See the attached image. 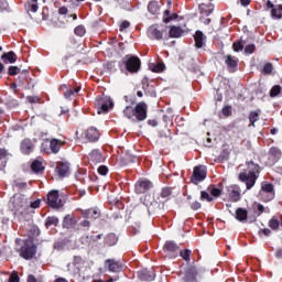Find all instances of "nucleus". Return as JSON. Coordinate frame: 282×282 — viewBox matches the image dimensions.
I'll return each instance as SVG.
<instances>
[{
	"mask_svg": "<svg viewBox=\"0 0 282 282\" xmlns=\"http://www.w3.org/2000/svg\"><path fill=\"white\" fill-rule=\"evenodd\" d=\"M25 10L30 14L31 19H34V13L39 10V3L36 0H31L25 4Z\"/></svg>",
	"mask_w": 282,
	"mask_h": 282,
	"instance_id": "obj_14",
	"label": "nucleus"
},
{
	"mask_svg": "<svg viewBox=\"0 0 282 282\" xmlns=\"http://www.w3.org/2000/svg\"><path fill=\"white\" fill-rule=\"evenodd\" d=\"M149 188H151V183L149 181H141L135 184V193H138L139 195H141L145 191H149Z\"/></svg>",
	"mask_w": 282,
	"mask_h": 282,
	"instance_id": "obj_16",
	"label": "nucleus"
},
{
	"mask_svg": "<svg viewBox=\"0 0 282 282\" xmlns=\"http://www.w3.org/2000/svg\"><path fill=\"white\" fill-rule=\"evenodd\" d=\"M227 191L229 193V199H231V202H239V199H241V194L239 193V186L230 185L229 187H227Z\"/></svg>",
	"mask_w": 282,
	"mask_h": 282,
	"instance_id": "obj_12",
	"label": "nucleus"
},
{
	"mask_svg": "<svg viewBox=\"0 0 282 282\" xmlns=\"http://www.w3.org/2000/svg\"><path fill=\"white\" fill-rule=\"evenodd\" d=\"M196 47H204V33L202 31H197L194 35Z\"/></svg>",
	"mask_w": 282,
	"mask_h": 282,
	"instance_id": "obj_21",
	"label": "nucleus"
},
{
	"mask_svg": "<svg viewBox=\"0 0 282 282\" xmlns=\"http://www.w3.org/2000/svg\"><path fill=\"white\" fill-rule=\"evenodd\" d=\"M33 150H34V144H32L31 140L25 139L22 141V143H21L22 153H25L28 155V154L32 153Z\"/></svg>",
	"mask_w": 282,
	"mask_h": 282,
	"instance_id": "obj_17",
	"label": "nucleus"
},
{
	"mask_svg": "<svg viewBox=\"0 0 282 282\" xmlns=\"http://www.w3.org/2000/svg\"><path fill=\"white\" fill-rule=\"evenodd\" d=\"M0 10H8V1L7 0H0Z\"/></svg>",
	"mask_w": 282,
	"mask_h": 282,
	"instance_id": "obj_56",
	"label": "nucleus"
},
{
	"mask_svg": "<svg viewBox=\"0 0 282 282\" xmlns=\"http://www.w3.org/2000/svg\"><path fill=\"white\" fill-rule=\"evenodd\" d=\"M80 226H82L83 228L89 229V226H91V224L89 223V220H84V221L80 223Z\"/></svg>",
	"mask_w": 282,
	"mask_h": 282,
	"instance_id": "obj_61",
	"label": "nucleus"
},
{
	"mask_svg": "<svg viewBox=\"0 0 282 282\" xmlns=\"http://www.w3.org/2000/svg\"><path fill=\"white\" fill-rule=\"evenodd\" d=\"M10 204L13 210H21V208H23V206L28 204V199L25 198V196L17 194L10 199Z\"/></svg>",
	"mask_w": 282,
	"mask_h": 282,
	"instance_id": "obj_7",
	"label": "nucleus"
},
{
	"mask_svg": "<svg viewBox=\"0 0 282 282\" xmlns=\"http://www.w3.org/2000/svg\"><path fill=\"white\" fill-rule=\"evenodd\" d=\"M173 19H177V13H173L172 15L167 17V18H163L164 23H170L171 21H173Z\"/></svg>",
	"mask_w": 282,
	"mask_h": 282,
	"instance_id": "obj_55",
	"label": "nucleus"
},
{
	"mask_svg": "<svg viewBox=\"0 0 282 282\" xmlns=\"http://www.w3.org/2000/svg\"><path fill=\"white\" fill-rule=\"evenodd\" d=\"M265 237H270L272 235V231L268 228L261 230Z\"/></svg>",
	"mask_w": 282,
	"mask_h": 282,
	"instance_id": "obj_64",
	"label": "nucleus"
},
{
	"mask_svg": "<svg viewBox=\"0 0 282 282\" xmlns=\"http://www.w3.org/2000/svg\"><path fill=\"white\" fill-rule=\"evenodd\" d=\"M105 265L108 268L109 272H122L124 268L122 262L116 260H106Z\"/></svg>",
	"mask_w": 282,
	"mask_h": 282,
	"instance_id": "obj_9",
	"label": "nucleus"
},
{
	"mask_svg": "<svg viewBox=\"0 0 282 282\" xmlns=\"http://www.w3.org/2000/svg\"><path fill=\"white\" fill-rule=\"evenodd\" d=\"M123 115L126 116V118H129V120H131L133 118V116H135V108H133L131 106H127L123 109Z\"/></svg>",
	"mask_w": 282,
	"mask_h": 282,
	"instance_id": "obj_28",
	"label": "nucleus"
},
{
	"mask_svg": "<svg viewBox=\"0 0 282 282\" xmlns=\"http://www.w3.org/2000/svg\"><path fill=\"white\" fill-rule=\"evenodd\" d=\"M161 197L163 198L171 197V188L169 187L163 188L161 192Z\"/></svg>",
	"mask_w": 282,
	"mask_h": 282,
	"instance_id": "obj_50",
	"label": "nucleus"
},
{
	"mask_svg": "<svg viewBox=\"0 0 282 282\" xmlns=\"http://www.w3.org/2000/svg\"><path fill=\"white\" fill-rule=\"evenodd\" d=\"M31 169H32L33 173H41V171H43V169H45V167L43 166V163L41 161H34L31 164Z\"/></svg>",
	"mask_w": 282,
	"mask_h": 282,
	"instance_id": "obj_27",
	"label": "nucleus"
},
{
	"mask_svg": "<svg viewBox=\"0 0 282 282\" xmlns=\"http://www.w3.org/2000/svg\"><path fill=\"white\" fill-rule=\"evenodd\" d=\"M108 102H109L110 107H113V100H111V97L105 96V97L97 99L96 105H97V107H100L101 111L107 112V111H109Z\"/></svg>",
	"mask_w": 282,
	"mask_h": 282,
	"instance_id": "obj_10",
	"label": "nucleus"
},
{
	"mask_svg": "<svg viewBox=\"0 0 282 282\" xmlns=\"http://www.w3.org/2000/svg\"><path fill=\"white\" fill-rule=\"evenodd\" d=\"M225 63L229 69H235V67H237V59L232 57V55H227Z\"/></svg>",
	"mask_w": 282,
	"mask_h": 282,
	"instance_id": "obj_26",
	"label": "nucleus"
},
{
	"mask_svg": "<svg viewBox=\"0 0 282 282\" xmlns=\"http://www.w3.org/2000/svg\"><path fill=\"white\" fill-rule=\"evenodd\" d=\"M18 252L22 259L30 260L34 257V254H36V246H34L32 240H26L24 245L18 249Z\"/></svg>",
	"mask_w": 282,
	"mask_h": 282,
	"instance_id": "obj_3",
	"label": "nucleus"
},
{
	"mask_svg": "<svg viewBox=\"0 0 282 282\" xmlns=\"http://www.w3.org/2000/svg\"><path fill=\"white\" fill-rule=\"evenodd\" d=\"M232 50L234 52H241L243 50V44H241V42H234Z\"/></svg>",
	"mask_w": 282,
	"mask_h": 282,
	"instance_id": "obj_44",
	"label": "nucleus"
},
{
	"mask_svg": "<svg viewBox=\"0 0 282 282\" xmlns=\"http://www.w3.org/2000/svg\"><path fill=\"white\" fill-rule=\"evenodd\" d=\"M199 10H200V12H202V14H212L213 13V10H214V8H213V4H200L199 6Z\"/></svg>",
	"mask_w": 282,
	"mask_h": 282,
	"instance_id": "obj_29",
	"label": "nucleus"
},
{
	"mask_svg": "<svg viewBox=\"0 0 282 282\" xmlns=\"http://www.w3.org/2000/svg\"><path fill=\"white\" fill-rule=\"evenodd\" d=\"M87 140H89V142H96V140H98V138H100V132H98V129L96 128H89L86 133H85Z\"/></svg>",
	"mask_w": 282,
	"mask_h": 282,
	"instance_id": "obj_15",
	"label": "nucleus"
},
{
	"mask_svg": "<svg viewBox=\"0 0 282 282\" xmlns=\"http://www.w3.org/2000/svg\"><path fill=\"white\" fill-rule=\"evenodd\" d=\"M181 257L184 259V261H189V259H191V250L185 249V251H181Z\"/></svg>",
	"mask_w": 282,
	"mask_h": 282,
	"instance_id": "obj_46",
	"label": "nucleus"
},
{
	"mask_svg": "<svg viewBox=\"0 0 282 282\" xmlns=\"http://www.w3.org/2000/svg\"><path fill=\"white\" fill-rule=\"evenodd\" d=\"M279 94H281V86H273L270 91L271 98H275Z\"/></svg>",
	"mask_w": 282,
	"mask_h": 282,
	"instance_id": "obj_38",
	"label": "nucleus"
},
{
	"mask_svg": "<svg viewBox=\"0 0 282 282\" xmlns=\"http://www.w3.org/2000/svg\"><path fill=\"white\" fill-rule=\"evenodd\" d=\"M270 155H272L273 158H276V160H279L281 158V150L279 148H271Z\"/></svg>",
	"mask_w": 282,
	"mask_h": 282,
	"instance_id": "obj_37",
	"label": "nucleus"
},
{
	"mask_svg": "<svg viewBox=\"0 0 282 282\" xmlns=\"http://www.w3.org/2000/svg\"><path fill=\"white\" fill-rule=\"evenodd\" d=\"M196 276H197V269L195 267H189L186 269L183 280L186 282H193L195 281Z\"/></svg>",
	"mask_w": 282,
	"mask_h": 282,
	"instance_id": "obj_13",
	"label": "nucleus"
},
{
	"mask_svg": "<svg viewBox=\"0 0 282 282\" xmlns=\"http://www.w3.org/2000/svg\"><path fill=\"white\" fill-rule=\"evenodd\" d=\"M236 219H238V221H246L248 219V210L238 208L236 210Z\"/></svg>",
	"mask_w": 282,
	"mask_h": 282,
	"instance_id": "obj_23",
	"label": "nucleus"
},
{
	"mask_svg": "<svg viewBox=\"0 0 282 282\" xmlns=\"http://www.w3.org/2000/svg\"><path fill=\"white\" fill-rule=\"evenodd\" d=\"M76 224V220L72 216H65L63 226L64 228H72Z\"/></svg>",
	"mask_w": 282,
	"mask_h": 282,
	"instance_id": "obj_31",
	"label": "nucleus"
},
{
	"mask_svg": "<svg viewBox=\"0 0 282 282\" xmlns=\"http://www.w3.org/2000/svg\"><path fill=\"white\" fill-rule=\"evenodd\" d=\"M19 72H21V68H19L18 66H10L9 67V75L10 76H17V74H19Z\"/></svg>",
	"mask_w": 282,
	"mask_h": 282,
	"instance_id": "obj_43",
	"label": "nucleus"
},
{
	"mask_svg": "<svg viewBox=\"0 0 282 282\" xmlns=\"http://www.w3.org/2000/svg\"><path fill=\"white\" fill-rule=\"evenodd\" d=\"M78 91H80V86H77L75 88V90L74 89H68L67 91L64 93V97L65 98H72V96H76V94H78Z\"/></svg>",
	"mask_w": 282,
	"mask_h": 282,
	"instance_id": "obj_32",
	"label": "nucleus"
},
{
	"mask_svg": "<svg viewBox=\"0 0 282 282\" xmlns=\"http://www.w3.org/2000/svg\"><path fill=\"white\" fill-rule=\"evenodd\" d=\"M207 191L210 193V195H213V197H219L221 195V189L217 187H208Z\"/></svg>",
	"mask_w": 282,
	"mask_h": 282,
	"instance_id": "obj_34",
	"label": "nucleus"
},
{
	"mask_svg": "<svg viewBox=\"0 0 282 282\" xmlns=\"http://www.w3.org/2000/svg\"><path fill=\"white\" fill-rule=\"evenodd\" d=\"M9 282H19V274L13 272L9 278Z\"/></svg>",
	"mask_w": 282,
	"mask_h": 282,
	"instance_id": "obj_54",
	"label": "nucleus"
},
{
	"mask_svg": "<svg viewBox=\"0 0 282 282\" xmlns=\"http://www.w3.org/2000/svg\"><path fill=\"white\" fill-rule=\"evenodd\" d=\"M271 17L272 19H282L281 11L279 9H272Z\"/></svg>",
	"mask_w": 282,
	"mask_h": 282,
	"instance_id": "obj_45",
	"label": "nucleus"
},
{
	"mask_svg": "<svg viewBox=\"0 0 282 282\" xmlns=\"http://www.w3.org/2000/svg\"><path fill=\"white\" fill-rule=\"evenodd\" d=\"M262 193H269L270 197H274V185L270 183L262 185Z\"/></svg>",
	"mask_w": 282,
	"mask_h": 282,
	"instance_id": "obj_30",
	"label": "nucleus"
},
{
	"mask_svg": "<svg viewBox=\"0 0 282 282\" xmlns=\"http://www.w3.org/2000/svg\"><path fill=\"white\" fill-rule=\"evenodd\" d=\"M272 69H273L272 64L268 63V64L264 65L263 72L265 74H272Z\"/></svg>",
	"mask_w": 282,
	"mask_h": 282,
	"instance_id": "obj_53",
	"label": "nucleus"
},
{
	"mask_svg": "<svg viewBox=\"0 0 282 282\" xmlns=\"http://www.w3.org/2000/svg\"><path fill=\"white\" fill-rule=\"evenodd\" d=\"M269 226L272 230H276V228H279V220L276 218L271 219L269 221Z\"/></svg>",
	"mask_w": 282,
	"mask_h": 282,
	"instance_id": "obj_47",
	"label": "nucleus"
},
{
	"mask_svg": "<svg viewBox=\"0 0 282 282\" xmlns=\"http://www.w3.org/2000/svg\"><path fill=\"white\" fill-rule=\"evenodd\" d=\"M191 208L192 210H199V208H202V203L195 202L192 204Z\"/></svg>",
	"mask_w": 282,
	"mask_h": 282,
	"instance_id": "obj_58",
	"label": "nucleus"
},
{
	"mask_svg": "<svg viewBox=\"0 0 282 282\" xmlns=\"http://www.w3.org/2000/svg\"><path fill=\"white\" fill-rule=\"evenodd\" d=\"M259 173V165L254 164V162H249L247 164V169L239 174L240 182H245L247 186V191H250L252 186H254L257 182V174Z\"/></svg>",
	"mask_w": 282,
	"mask_h": 282,
	"instance_id": "obj_1",
	"label": "nucleus"
},
{
	"mask_svg": "<svg viewBox=\"0 0 282 282\" xmlns=\"http://www.w3.org/2000/svg\"><path fill=\"white\" fill-rule=\"evenodd\" d=\"M204 180H206V167L204 165L194 167L192 183L197 185L199 182H204Z\"/></svg>",
	"mask_w": 282,
	"mask_h": 282,
	"instance_id": "obj_5",
	"label": "nucleus"
},
{
	"mask_svg": "<svg viewBox=\"0 0 282 282\" xmlns=\"http://www.w3.org/2000/svg\"><path fill=\"white\" fill-rule=\"evenodd\" d=\"M163 250L167 252H176V250H180V246H177V243L173 241H166L163 247Z\"/></svg>",
	"mask_w": 282,
	"mask_h": 282,
	"instance_id": "obj_24",
	"label": "nucleus"
},
{
	"mask_svg": "<svg viewBox=\"0 0 282 282\" xmlns=\"http://www.w3.org/2000/svg\"><path fill=\"white\" fill-rule=\"evenodd\" d=\"M151 199V195H147L144 200H143V204L149 207L148 210L149 213H151V206H153V203H149V200Z\"/></svg>",
	"mask_w": 282,
	"mask_h": 282,
	"instance_id": "obj_49",
	"label": "nucleus"
},
{
	"mask_svg": "<svg viewBox=\"0 0 282 282\" xmlns=\"http://www.w3.org/2000/svg\"><path fill=\"white\" fill-rule=\"evenodd\" d=\"M249 120H250V123L252 124V127H254V122H257V120H259V112H257V111L250 112Z\"/></svg>",
	"mask_w": 282,
	"mask_h": 282,
	"instance_id": "obj_33",
	"label": "nucleus"
},
{
	"mask_svg": "<svg viewBox=\"0 0 282 282\" xmlns=\"http://www.w3.org/2000/svg\"><path fill=\"white\" fill-rule=\"evenodd\" d=\"M87 217H88L89 219H98V217H99L98 210H96V209H89V210L87 212Z\"/></svg>",
	"mask_w": 282,
	"mask_h": 282,
	"instance_id": "obj_42",
	"label": "nucleus"
},
{
	"mask_svg": "<svg viewBox=\"0 0 282 282\" xmlns=\"http://www.w3.org/2000/svg\"><path fill=\"white\" fill-rule=\"evenodd\" d=\"M256 46L254 44H249L245 47V54H252V52H254Z\"/></svg>",
	"mask_w": 282,
	"mask_h": 282,
	"instance_id": "obj_51",
	"label": "nucleus"
},
{
	"mask_svg": "<svg viewBox=\"0 0 282 282\" xmlns=\"http://www.w3.org/2000/svg\"><path fill=\"white\" fill-rule=\"evenodd\" d=\"M200 200L204 202H214L215 198H213V196H210V194H208V192H203L200 193Z\"/></svg>",
	"mask_w": 282,
	"mask_h": 282,
	"instance_id": "obj_36",
	"label": "nucleus"
},
{
	"mask_svg": "<svg viewBox=\"0 0 282 282\" xmlns=\"http://www.w3.org/2000/svg\"><path fill=\"white\" fill-rule=\"evenodd\" d=\"M28 100H29V102H31V104L39 102V97L30 96V97H28Z\"/></svg>",
	"mask_w": 282,
	"mask_h": 282,
	"instance_id": "obj_62",
	"label": "nucleus"
},
{
	"mask_svg": "<svg viewBox=\"0 0 282 282\" xmlns=\"http://www.w3.org/2000/svg\"><path fill=\"white\" fill-rule=\"evenodd\" d=\"M28 282H41L40 280L36 279L33 274H30L26 279Z\"/></svg>",
	"mask_w": 282,
	"mask_h": 282,
	"instance_id": "obj_59",
	"label": "nucleus"
},
{
	"mask_svg": "<svg viewBox=\"0 0 282 282\" xmlns=\"http://www.w3.org/2000/svg\"><path fill=\"white\" fill-rule=\"evenodd\" d=\"M129 25H131V23H129V21H123L120 24V32H123V30H127V28H129Z\"/></svg>",
	"mask_w": 282,
	"mask_h": 282,
	"instance_id": "obj_57",
	"label": "nucleus"
},
{
	"mask_svg": "<svg viewBox=\"0 0 282 282\" xmlns=\"http://www.w3.org/2000/svg\"><path fill=\"white\" fill-rule=\"evenodd\" d=\"M134 117L140 122L147 120V105L144 104V101L137 104V106L134 107Z\"/></svg>",
	"mask_w": 282,
	"mask_h": 282,
	"instance_id": "obj_8",
	"label": "nucleus"
},
{
	"mask_svg": "<svg viewBox=\"0 0 282 282\" xmlns=\"http://www.w3.org/2000/svg\"><path fill=\"white\" fill-rule=\"evenodd\" d=\"M2 61H8V63H17V54L14 52L4 53L1 56Z\"/></svg>",
	"mask_w": 282,
	"mask_h": 282,
	"instance_id": "obj_25",
	"label": "nucleus"
},
{
	"mask_svg": "<svg viewBox=\"0 0 282 282\" xmlns=\"http://www.w3.org/2000/svg\"><path fill=\"white\" fill-rule=\"evenodd\" d=\"M52 153H58L61 151V147H63V142L61 140L53 139L50 143Z\"/></svg>",
	"mask_w": 282,
	"mask_h": 282,
	"instance_id": "obj_22",
	"label": "nucleus"
},
{
	"mask_svg": "<svg viewBox=\"0 0 282 282\" xmlns=\"http://www.w3.org/2000/svg\"><path fill=\"white\" fill-rule=\"evenodd\" d=\"M184 35V30L180 26H170V36L171 39H180L181 36Z\"/></svg>",
	"mask_w": 282,
	"mask_h": 282,
	"instance_id": "obj_18",
	"label": "nucleus"
},
{
	"mask_svg": "<svg viewBox=\"0 0 282 282\" xmlns=\"http://www.w3.org/2000/svg\"><path fill=\"white\" fill-rule=\"evenodd\" d=\"M7 155H8V151H6V149H0V160H4Z\"/></svg>",
	"mask_w": 282,
	"mask_h": 282,
	"instance_id": "obj_60",
	"label": "nucleus"
},
{
	"mask_svg": "<svg viewBox=\"0 0 282 282\" xmlns=\"http://www.w3.org/2000/svg\"><path fill=\"white\" fill-rule=\"evenodd\" d=\"M46 226H47V228H50V226H58V218H56L54 216L48 217L46 220Z\"/></svg>",
	"mask_w": 282,
	"mask_h": 282,
	"instance_id": "obj_35",
	"label": "nucleus"
},
{
	"mask_svg": "<svg viewBox=\"0 0 282 282\" xmlns=\"http://www.w3.org/2000/svg\"><path fill=\"white\" fill-rule=\"evenodd\" d=\"M138 274L141 281H155V271H153V269H143L139 271Z\"/></svg>",
	"mask_w": 282,
	"mask_h": 282,
	"instance_id": "obj_11",
	"label": "nucleus"
},
{
	"mask_svg": "<svg viewBox=\"0 0 282 282\" xmlns=\"http://www.w3.org/2000/svg\"><path fill=\"white\" fill-rule=\"evenodd\" d=\"M148 36L156 41H162L164 39V26H158L156 24L150 26L148 29Z\"/></svg>",
	"mask_w": 282,
	"mask_h": 282,
	"instance_id": "obj_6",
	"label": "nucleus"
},
{
	"mask_svg": "<svg viewBox=\"0 0 282 282\" xmlns=\"http://www.w3.org/2000/svg\"><path fill=\"white\" fill-rule=\"evenodd\" d=\"M57 172L61 177H66V175H69V165L67 163H58Z\"/></svg>",
	"mask_w": 282,
	"mask_h": 282,
	"instance_id": "obj_19",
	"label": "nucleus"
},
{
	"mask_svg": "<svg viewBox=\"0 0 282 282\" xmlns=\"http://www.w3.org/2000/svg\"><path fill=\"white\" fill-rule=\"evenodd\" d=\"M87 30H85V26L83 25H78L76 29H75V34L77 36H85Z\"/></svg>",
	"mask_w": 282,
	"mask_h": 282,
	"instance_id": "obj_39",
	"label": "nucleus"
},
{
	"mask_svg": "<svg viewBox=\"0 0 282 282\" xmlns=\"http://www.w3.org/2000/svg\"><path fill=\"white\" fill-rule=\"evenodd\" d=\"M109 169H107V166L101 165L98 167V174L99 175H106L108 173Z\"/></svg>",
	"mask_w": 282,
	"mask_h": 282,
	"instance_id": "obj_52",
	"label": "nucleus"
},
{
	"mask_svg": "<svg viewBox=\"0 0 282 282\" xmlns=\"http://www.w3.org/2000/svg\"><path fill=\"white\" fill-rule=\"evenodd\" d=\"M164 69H166V66L164 65V63H159L153 66L152 72L160 73V72H164Z\"/></svg>",
	"mask_w": 282,
	"mask_h": 282,
	"instance_id": "obj_40",
	"label": "nucleus"
},
{
	"mask_svg": "<svg viewBox=\"0 0 282 282\" xmlns=\"http://www.w3.org/2000/svg\"><path fill=\"white\" fill-rule=\"evenodd\" d=\"M116 241H118L116 235H109L106 239V243H108V246H116Z\"/></svg>",
	"mask_w": 282,
	"mask_h": 282,
	"instance_id": "obj_41",
	"label": "nucleus"
},
{
	"mask_svg": "<svg viewBox=\"0 0 282 282\" xmlns=\"http://www.w3.org/2000/svg\"><path fill=\"white\" fill-rule=\"evenodd\" d=\"M39 206H41V200H35L31 203V208H39Z\"/></svg>",
	"mask_w": 282,
	"mask_h": 282,
	"instance_id": "obj_63",
	"label": "nucleus"
},
{
	"mask_svg": "<svg viewBox=\"0 0 282 282\" xmlns=\"http://www.w3.org/2000/svg\"><path fill=\"white\" fill-rule=\"evenodd\" d=\"M122 63L126 66L127 72H130V74H138L142 65V63L140 62V58H138L137 56H129V55H127L122 59Z\"/></svg>",
	"mask_w": 282,
	"mask_h": 282,
	"instance_id": "obj_2",
	"label": "nucleus"
},
{
	"mask_svg": "<svg viewBox=\"0 0 282 282\" xmlns=\"http://www.w3.org/2000/svg\"><path fill=\"white\" fill-rule=\"evenodd\" d=\"M223 115L228 118V116L232 115V108L230 106H226L223 108Z\"/></svg>",
	"mask_w": 282,
	"mask_h": 282,
	"instance_id": "obj_48",
	"label": "nucleus"
},
{
	"mask_svg": "<svg viewBox=\"0 0 282 282\" xmlns=\"http://www.w3.org/2000/svg\"><path fill=\"white\" fill-rule=\"evenodd\" d=\"M47 204L51 208H63L65 200L58 196V191L54 189L47 194Z\"/></svg>",
	"mask_w": 282,
	"mask_h": 282,
	"instance_id": "obj_4",
	"label": "nucleus"
},
{
	"mask_svg": "<svg viewBox=\"0 0 282 282\" xmlns=\"http://www.w3.org/2000/svg\"><path fill=\"white\" fill-rule=\"evenodd\" d=\"M148 11L150 12V14H160V4L158 3V1H151L148 4Z\"/></svg>",
	"mask_w": 282,
	"mask_h": 282,
	"instance_id": "obj_20",
	"label": "nucleus"
}]
</instances>
